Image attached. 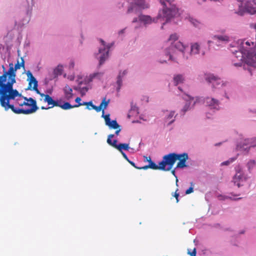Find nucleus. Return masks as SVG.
<instances>
[{
  "label": "nucleus",
  "mask_w": 256,
  "mask_h": 256,
  "mask_svg": "<svg viewBox=\"0 0 256 256\" xmlns=\"http://www.w3.org/2000/svg\"><path fill=\"white\" fill-rule=\"evenodd\" d=\"M14 84H0V104L6 111L12 104H10L11 100H15L19 96V92L13 88Z\"/></svg>",
  "instance_id": "nucleus-1"
},
{
  "label": "nucleus",
  "mask_w": 256,
  "mask_h": 256,
  "mask_svg": "<svg viewBox=\"0 0 256 256\" xmlns=\"http://www.w3.org/2000/svg\"><path fill=\"white\" fill-rule=\"evenodd\" d=\"M196 103L204 104L210 111L206 113L207 118H210V116L215 114L220 109V102L218 99L210 96H196V100L192 104L194 106Z\"/></svg>",
  "instance_id": "nucleus-2"
},
{
  "label": "nucleus",
  "mask_w": 256,
  "mask_h": 256,
  "mask_svg": "<svg viewBox=\"0 0 256 256\" xmlns=\"http://www.w3.org/2000/svg\"><path fill=\"white\" fill-rule=\"evenodd\" d=\"M178 36L177 34H172L168 38L170 42V45L165 50V55L168 56V60L176 62V58L174 57L173 54L178 50L182 53L184 52L186 46L180 41H178Z\"/></svg>",
  "instance_id": "nucleus-3"
},
{
  "label": "nucleus",
  "mask_w": 256,
  "mask_h": 256,
  "mask_svg": "<svg viewBox=\"0 0 256 256\" xmlns=\"http://www.w3.org/2000/svg\"><path fill=\"white\" fill-rule=\"evenodd\" d=\"M204 78L208 83L211 84L212 89H220L221 88L228 89L230 88V82L222 80L213 74L208 73L204 74Z\"/></svg>",
  "instance_id": "nucleus-4"
},
{
  "label": "nucleus",
  "mask_w": 256,
  "mask_h": 256,
  "mask_svg": "<svg viewBox=\"0 0 256 256\" xmlns=\"http://www.w3.org/2000/svg\"><path fill=\"white\" fill-rule=\"evenodd\" d=\"M102 46L99 48L98 52L94 54L95 58L98 60V66L102 65L108 58L109 50L113 46L114 42L106 43L102 39H100Z\"/></svg>",
  "instance_id": "nucleus-5"
},
{
  "label": "nucleus",
  "mask_w": 256,
  "mask_h": 256,
  "mask_svg": "<svg viewBox=\"0 0 256 256\" xmlns=\"http://www.w3.org/2000/svg\"><path fill=\"white\" fill-rule=\"evenodd\" d=\"M255 138H248L238 141L236 144V150L244 154H248L250 148L256 146L254 144Z\"/></svg>",
  "instance_id": "nucleus-6"
},
{
  "label": "nucleus",
  "mask_w": 256,
  "mask_h": 256,
  "mask_svg": "<svg viewBox=\"0 0 256 256\" xmlns=\"http://www.w3.org/2000/svg\"><path fill=\"white\" fill-rule=\"evenodd\" d=\"M16 70L12 63L9 64L8 70L4 71L2 76H0V84H14L16 83Z\"/></svg>",
  "instance_id": "nucleus-7"
},
{
  "label": "nucleus",
  "mask_w": 256,
  "mask_h": 256,
  "mask_svg": "<svg viewBox=\"0 0 256 256\" xmlns=\"http://www.w3.org/2000/svg\"><path fill=\"white\" fill-rule=\"evenodd\" d=\"M178 153L170 152L164 155L160 161V167L163 171L170 170L178 160Z\"/></svg>",
  "instance_id": "nucleus-8"
},
{
  "label": "nucleus",
  "mask_w": 256,
  "mask_h": 256,
  "mask_svg": "<svg viewBox=\"0 0 256 256\" xmlns=\"http://www.w3.org/2000/svg\"><path fill=\"white\" fill-rule=\"evenodd\" d=\"M246 12L256 14V0L242 2L239 6L238 14L243 16Z\"/></svg>",
  "instance_id": "nucleus-9"
},
{
  "label": "nucleus",
  "mask_w": 256,
  "mask_h": 256,
  "mask_svg": "<svg viewBox=\"0 0 256 256\" xmlns=\"http://www.w3.org/2000/svg\"><path fill=\"white\" fill-rule=\"evenodd\" d=\"M114 137V134H110L108 136L107 139V143L112 146V147L116 148L118 150H119L121 153L124 152V150H128L130 149L129 144L127 143H118V140L116 139H114L113 140H112V138Z\"/></svg>",
  "instance_id": "nucleus-10"
},
{
  "label": "nucleus",
  "mask_w": 256,
  "mask_h": 256,
  "mask_svg": "<svg viewBox=\"0 0 256 256\" xmlns=\"http://www.w3.org/2000/svg\"><path fill=\"white\" fill-rule=\"evenodd\" d=\"M182 98L186 101L185 104L180 112L181 116H184L186 112L193 107L192 102L194 100V98L185 93L182 96Z\"/></svg>",
  "instance_id": "nucleus-11"
},
{
  "label": "nucleus",
  "mask_w": 256,
  "mask_h": 256,
  "mask_svg": "<svg viewBox=\"0 0 256 256\" xmlns=\"http://www.w3.org/2000/svg\"><path fill=\"white\" fill-rule=\"evenodd\" d=\"M177 157L178 160L179 162H178L175 169H183L188 166V165L186 164V160H188L189 158L187 152L178 154Z\"/></svg>",
  "instance_id": "nucleus-12"
},
{
  "label": "nucleus",
  "mask_w": 256,
  "mask_h": 256,
  "mask_svg": "<svg viewBox=\"0 0 256 256\" xmlns=\"http://www.w3.org/2000/svg\"><path fill=\"white\" fill-rule=\"evenodd\" d=\"M104 112L102 115V117L104 119L106 125L110 129L116 130L120 128V126L116 120H112L110 118V114H104Z\"/></svg>",
  "instance_id": "nucleus-13"
},
{
  "label": "nucleus",
  "mask_w": 256,
  "mask_h": 256,
  "mask_svg": "<svg viewBox=\"0 0 256 256\" xmlns=\"http://www.w3.org/2000/svg\"><path fill=\"white\" fill-rule=\"evenodd\" d=\"M249 178L246 174H234L232 178V182L235 186L240 188L244 186L243 182L247 181Z\"/></svg>",
  "instance_id": "nucleus-14"
},
{
  "label": "nucleus",
  "mask_w": 256,
  "mask_h": 256,
  "mask_svg": "<svg viewBox=\"0 0 256 256\" xmlns=\"http://www.w3.org/2000/svg\"><path fill=\"white\" fill-rule=\"evenodd\" d=\"M129 72L128 68L124 70H119L118 74L116 77V82L123 84V80H124Z\"/></svg>",
  "instance_id": "nucleus-15"
},
{
  "label": "nucleus",
  "mask_w": 256,
  "mask_h": 256,
  "mask_svg": "<svg viewBox=\"0 0 256 256\" xmlns=\"http://www.w3.org/2000/svg\"><path fill=\"white\" fill-rule=\"evenodd\" d=\"M28 103L30 108H26L30 114L35 112L38 109V107L36 104V101L32 98H28Z\"/></svg>",
  "instance_id": "nucleus-16"
},
{
  "label": "nucleus",
  "mask_w": 256,
  "mask_h": 256,
  "mask_svg": "<svg viewBox=\"0 0 256 256\" xmlns=\"http://www.w3.org/2000/svg\"><path fill=\"white\" fill-rule=\"evenodd\" d=\"M175 114V111L174 110H172L170 112L169 114L167 116H166L164 118V121L166 122L168 120L170 121L168 122L166 126H170L171 124H172L176 120V118L178 116V114H176L174 116Z\"/></svg>",
  "instance_id": "nucleus-17"
},
{
  "label": "nucleus",
  "mask_w": 256,
  "mask_h": 256,
  "mask_svg": "<svg viewBox=\"0 0 256 256\" xmlns=\"http://www.w3.org/2000/svg\"><path fill=\"white\" fill-rule=\"evenodd\" d=\"M26 74L28 76L27 80L28 81V86L26 90H31L32 84H34V82H36L38 81L33 76L32 72L30 70H28L26 72Z\"/></svg>",
  "instance_id": "nucleus-18"
},
{
  "label": "nucleus",
  "mask_w": 256,
  "mask_h": 256,
  "mask_svg": "<svg viewBox=\"0 0 256 256\" xmlns=\"http://www.w3.org/2000/svg\"><path fill=\"white\" fill-rule=\"evenodd\" d=\"M9 109H11L16 114H30L26 110V109H24L22 108H16L14 106V104H12L9 107Z\"/></svg>",
  "instance_id": "nucleus-19"
},
{
  "label": "nucleus",
  "mask_w": 256,
  "mask_h": 256,
  "mask_svg": "<svg viewBox=\"0 0 256 256\" xmlns=\"http://www.w3.org/2000/svg\"><path fill=\"white\" fill-rule=\"evenodd\" d=\"M66 98L70 100L73 96L72 90L68 84H66L63 89Z\"/></svg>",
  "instance_id": "nucleus-20"
},
{
  "label": "nucleus",
  "mask_w": 256,
  "mask_h": 256,
  "mask_svg": "<svg viewBox=\"0 0 256 256\" xmlns=\"http://www.w3.org/2000/svg\"><path fill=\"white\" fill-rule=\"evenodd\" d=\"M184 78L183 75L181 74H178L174 76L173 78V82L174 86H178L180 84L184 82Z\"/></svg>",
  "instance_id": "nucleus-21"
},
{
  "label": "nucleus",
  "mask_w": 256,
  "mask_h": 256,
  "mask_svg": "<svg viewBox=\"0 0 256 256\" xmlns=\"http://www.w3.org/2000/svg\"><path fill=\"white\" fill-rule=\"evenodd\" d=\"M248 171L249 173H251L252 170L256 166V161L254 160H250L246 164Z\"/></svg>",
  "instance_id": "nucleus-22"
},
{
  "label": "nucleus",
  "mask_w": 256,
  "mask_h": 256,
  "mask_svg": "<svg viewBox=\"0 0 256 256\" xmlns=\"http://www.w3.org/2000/svg\"><path fill=\"white\" fill-rule=\"evenodd\" d=\"M191 54H198L200 52V46L196 42L191 46Z\"/></svg>",
  "instance_id": "nucleus-23"
},
{
  "label": "nucleus",
  "mask_w": 256,
  "mask_h": 256,
  "mask_svg": "<svg viewBox=\"0 0 256 256\" xmlns=\"http://www.w3.org/2000/svg\"><path fill=\"white\" fill-rule=\"evenodd\" d=\"M150 158V162L148 164V166L152 170H162V168L160 167V161L158 162V164H156L154 161L151 160V158Z\"/></svg>",
  "instance_id": "nucleus-24"
},
{
  "label": "nucleus",
  "mask_w": 256,
  "mask_h": 256,
  "mask_svg": "<svg viewBox=\"0 0 256 256\" xmlns=\"http://www.w3.org/2000/svg\"><path fill=\"white\" fill-rule=\"evenodd\" d=\"M218 198L220 200H224L226 199H230L232 200H238L242 198H235L234 197L230 196H226L222 194H218Z\"/></svg>",
  "instance_id": "nucleus-25"
},
{
  "label": "nucleus",
  "mask_w": 256,
  "mask_h": 256,
  "mask_svg": "<svg viewBox=\"0 0 256 256\" xmlns=\"http://www.w3.org/2000/svg\"><path fill=\"white\" fill-rule=\"evenodd\" d=\"M213 38L216 40H218L220 42H228L230 40V37L226 35H215Z\"/></svg>",
  "instance_id": "nucleus-26"
},
{
  "label": "nucleus",
  "mask_w": 256,
  "mask_h": 256,
  "mask_svg": "<svg viewBox=\"0 0 256 256\" xmlns=\"http://www.w3.org/2000/svg\"><path fill=\"white\" fill-rule=\"evenodd\" d=\"M62 66L60 64L58 65V66L54 70V76L53 78H55L58 76L62 75Z\"/></svg>",
  "instance_id": "nucleus-27"
},
{
  "label": "nucleus",
  "mask_w": 256,
  "mask_h": 256,
  "mask_svg": "<svg viewBox=\"0 0 256 256\" xmlns=\"http://www.w3.org/2000/svg\"><path fill=\"white\" fill-rule=\"evenodd\" d=\"M63 104H61L60 108L63 110H67L72 108H74L73 105H72L69 102H62Z\"/></svg>",
  "instance_id": "nucleus-28"
},
{
  "label": "nucleus",
  "mask_w": 256,
  "mask_h": 256,
  "mask_svg": "<svg viewBox=\"0 0 256 256\" xmlns=\"http://www.w3.org/2000/svg\"><path fill=\"white\" fill-rule=\"evenodd\" d=\"M34 4V0H31V4H28V8L26 9V14L30 18L32 14V6Z\"/></svg>",
  "instance_id": "nucleus-29"
},
{
  "label": "nucleus",
  "mask_w": 256,
  "mask_h": 256,
  "mask_svg": "<svg viewBox=\"0 0 256 256\" xmlns=\"http://www.w3.org/2000/svg\"><path fill=\"white\" fill-rule=\"evenodd\" d=\"M110 102V100L108 99V100H106V98H104L100 102V104L102 105V112H104V110L107 108Z\"/></svg>",
  "instance_id": "nucleus-30"
},
{
  "label": "nucleus",
  "mask_w": 256,
  "mask_h": 256,
  "mask_svg": "<svg viewBox=\"0 0 256 256\" xmlns=\"http://www.w3.org/2000/svg\"><path fill=\"white\" fill-rule=\"evenodd\" d=\"M236 158H237L236 157L231 158H229L228 160H227L226 161H224V162H222L220 164V166H228L231 163H232L234 161H235L236 160Z\"/></svg>",
  "instance_id": "nucleus-31"
},
{
  "label": "nucleus",
  "mask_w": 256,
  "mask_h": 256,
  "mask_svg": "<svg viewBox=\"0 0 256 256\" xmlns=\"http://www.w3.org/2000/svg\"><path fill=\"white\" fill-rule=\"evenodd\" d=\"M82 104H83V106H86V109L88 110L92 109V106H94L92 100H90L89 102H82Z\"/></svg>",
  "instance_id": "nucleus-32"
},
{
  "label": "nucleus",
  "mask_w": 256,
  "mask_h": 256,
  "mask_svg": "<svg viewBox=\"0 0 256 256\" xmlns=\"http://www.w3.org/2000/svg\"><path fill=\"white\" fill-rule=\"evenodd\" d=\"M53 98L48 94H46V98H44V102H47L48 105H52L53 102Z\"/></svg>",
  "instance_id": "nucleus-33"
},
{
  "label": "nucleus",
  "mask_w": 256,
  "mask_h": 256,
  "mask_svg": "<svg viewBox=\"0 0 256 256\" xmlns=\"http://www.w3.org/2000/svg\"><path fill=\"white\" fill-rule=\"evenodd\" d=\"M130 112L134 113L136 114H139L138 108L136 105H134L132 103L131 104V108Z\"/></svg>",
  "instance_id": "nucleus-34"
},
{
  "label": "nucleus",
  "mask_w": 256,
  "mask_h": 256,
  "mask_svg": "<svg viewBox=\"0 0 256 256\" xmlns=\"http://www.w3.org/2000/svg\"><path fill=\"white\" fill-rule=\"evenodd\" d=\"M104 74V73L103 72H94V73H93L92 74H90V80H92L94 78H98L99 77V78H100V77H101Z\"/></svg>",
  "instance_id": "nucleus-35"
},
{
  "label": "nucleus",
  "mask_w": 256,
  "mask_h": 256,
  "mask_svg": "<svg viewBox=\"0 0 256 256\" xmlns=\"http://www.w3.org/2000/svg\"><path fill=\"white\" fill-rule=\"evenodd\" d=\"M236 174H245L242 168L240 165H238L235 167Z\"/></svg>",
  "instance_id": "nucleus-36"
},
{
  "label": "nucleus",
  "mask_w": 256,
  "mask_h": 256,
  "mask_svg": "<svg viewBox=\"0 0 256 256\" xmlns=\"http://www.w3.org/2000/svg\"><path fill=\"white\" fill-rule=\"evenodd\" d=\"M189 21L195 27L198 26L200 24L198 20H196V19H195V18H193L190 17L189 18Z\"/></svg>",
  "instance_id": "nucleus-37"
},
{
  "label": "nucleus",
  "mask_w": 256,
  "mask_h": 256,
  "mask_svg": "<svg viewBox=\"0 0 256 256\" xmlns=\"http://www.w3.org/2000/svg\"><path fill=\"white\" fill-rule=\"evenodd\" d=\"M62 102V100H53L52 106H50L53 108L54 106H61V104Z\"/></svg>",
  "instance_id": "nucleus-38"
},
{
  "label": "nucleus",
  "mask_w": 256,
  "mask_h": 256,
  "mask_svg": "<svg viewBox=\"0 0 256 256\" xmlns=\"http://www.w3.org/2000/svg\"><path fill=\"white\" fill-rule=\"evenodd\" d=\"M194 183L192 182H190V186L186 190L185 194H188L192 193L194 192Z\"/></svg>",
  "instance_id": "nucleus-39"
},
{
  "label": "nucleus",
  "mask_w": 256,
  "mask_h": 256,
  "mask_svg": "<svg viewBox=\"0 0 256 256\" xmlns=\"http://www.w3.org/2000/svg\"><path fill=\"white\" fill-rule=\"evenodd\" d=\"M82 99L80 97H77L75 99V102L77 103V104L73 105L74 108H77L81 106H83L82 102H80Z\"/></svg>",
  "instance_id": "nucleus-40"
},
{
  "label": "nucleus",
  "mask_w": 256,
  "mask_h": 256,
  "mask_svg": "<svg viewBox=\"0 0 256 256\" xmlns=\"http://www.w3.org/2000/svg\"><path fill=\"white\" fill-rule=\"evenodd\" d=\"M92 109L94 110L96 112H100L101 110H102V105L100 104L98 106H96L94 104V106H92Z\"/></svg>",
  "instance_id": "nucleus-41"
},
{
  "label": "nucleus",
  "mask_w": 256,
  "mask_h": 256,
  "mask_svg": "<svg viewBox=\"0 0 256 256\" xmlns=\"http://www.w3.org/2000/svg\"><path fill=\"white\" fill-rule=\"evenodd\" d=\"M38 82H34V86L32 88V90L35 91L38 94H39L40 92L38 90Z\"/></svg>",
  "instance_id": "nucleus-42"
},
{
  "label": "nucleus",
  "mask_w": 256,
  "mask_h": 256,
  "mask_svg": "<svg viewBox=\"0 0 256 256\" xmlns=\"http://www.w3.org/2000/svg\"><path fill=\"white\" fill-rule=\"evenodd\" d=\"M116 90L117 92H119L123 85V84L118 82H116Z\"/></svg>",
  "instance_id": "nucleus-43"
},
{
  "label": "nucleus",
  "mask_w": 256,
  "mask_h": 256,
  "mask_svg": "<svg viewBox=\"0 0 256 256\" xmlns=\"http://www.w3.org/2000/svg\"><path fill=\"white\" fill-rule=\"evenodd\" d=\"M52 79L53 78H45L44 82V84L46 86L48 85L50 81L52 80Z\"/></svg>",
  "instance_id": "nucleus-44"
},
{
  "label": "nucleus",
  "mask_w": 256,
  "mask_h": 256,
  "mask_svg": "<svg viewBox=\"0 0 256 256\" xmlns=\"http://www.w3.org/2000/svg\"><path fill=\"white\" fill-rule=\"evenodd\" d=\"M223 96L227 100H230V96L228 95V92H227L226 89H225V88H224V89Z\"/></svg>",
  "instance_id": "nucleus-45"
},
{
  "label": "nucleus",
  "mask_w": 256,
  "mask_h": 256,
  "mask_svg": "<svg viewBox=\"0 0 256 256\" xmlns=\"http://www.w3.org/2000/svg\"><path fill=\"white\" fill-rule=\"evenodd\" d=\"M18 105L20 106H29V103L28 101H24L23 102L18 103Z\"/></svg>",
  "instance_id": "nucleus-46"
},
{
  "label": "nucleus",
  "mask_w": 256,
  "mask_h": 256,
  "mask_svg": "<svg viewBox=\"0 0 256 256\" xmlns=\"http://www.w3.org/2000/svg\"><path fill=\"white\" fill-rule=\"evenodd\" d=\"M126 27L125 28H124L123 29L120 30H119L118 32V36H120L124 34V33L125 32V30H126Z\"/></svg>",
  "instance_id": "nucleus-47"
},
{
  "label": "nucleus",
  "mask_w": 256,
  "mask_h": 256,
  "mask_svg": "<svg viewBox=\"0 0 256 256\" xmlns=\"http://www.w3.org/2000/svg\"><path fill=\"white\" fill-rule=\"evenodd\" d=\"M88 88L87 86H84V87L82 88V91H81L82 95L84 96L85 94V93L82 92L83 90L84 92H88Z\"/></svg>",
  "instance_id": "nucleus-48"
},
{
  "label": "nucleus",
  "mask_w": 256,
  "mask_h": 256,
  "mask_svg": "<svg viewBox=\"0 0 256 256\" xmlns=\"http://www.w3.org/2000/svg\"><path fill=\"white\" fill-rule=\"evenodd\" d=\"M242 41L244 42V44L248 46H250V44H252V45L254 44V42H250L248 41H246V42H244V40H242Z\"/></svg>",
  "instance_id": "nucleus-49"
},
{
  "label": "nucleus",
  "mask_w": 256,
  "mask_h": 256,
  "mask_svg": "<svg viewBox=\"0 0 256 256\" xmlns=\"http://www.w3.org/2000/svg\"><path fill=\"white\" fill-rule=\"evenodd\" d=\"M74 66V60H70V64H69V68L70 69L73 68Z\"/></svg>",
  "instance_id": "nucleus-50"
},
{
  "label": "nucleus",
  "mask_w": 256,
  "mask_h": 256,
  "mask_svg": "<svg viewBox=\"0 0 256 256\" xmlns=\"http://www.w3.org/2000/svg\"><path fill=\"white\" fill-rule=\"evenodd\" d=\"M18 96L20 97V98H23L24 101H28V98L27 97H26V96H23L19 92V96Z\"/></svg>",
  "instance_id": "nucleus-51"
},
{
  "label": "nucleus",
  "mask_w": 256,
  "mask_h": 256,
  "mask_svg": "<svg viewBox=\"0 0 256 256\" xmlns=\"http://www.w3.org/2000/svg\"><path fill=\"white\" fill-rule=\"evenodd\" d=\"M14 68V70H17L20 69V68L18 61L17 62V63L15 64Z\"/></svg>",
  "instance_id": "nucleus-52"
},
{
  "label": "nucleus",
  "mask_w": 256,
  "mask_h": 256,
  "mask_svg": "<svg viewBox=\"0 0 256 256\" xmlns=\"http://www.w3.org/2000/svg\"><path fill=\"white\" fill-rule=\"evenodd\" d=\"M150 168V167L148 166V165H146V166H142V167H138V170H147L148 168Z\"/></svg>",
  "instance_id": "nucleus-53"
},
{
  "label": "nucleus",
  "mask_w": 256,
  "mask_h": 256,
  "mask_svg": "<svg viewBox=\"0 0 256 256\" xmlns=\"http://www.w3.org/2000/svg\"><path fill=\"white\" fill-rule=\"evenodd\" d=\"M121 154H122L123 157L128 162L130 161V159L128 158V156H126L124 152H122V153Z\"/></svg>",
  "instance_id": "nucleus-54"
},
{
  "label": "nucleus",
  "mask_w": 256,
  "mask_h": 256,
  "mask_svg": "<svg viewBox=\"0 0 256 256\" xmlns=\"http://www.w3.org/2000/svg\"><path fill=\"white\" fill-rule=\"evenodd\" d=\"M22 62L20 64V67L24 68V60L22 58H21Z\"/></svg>",
  "instance_id": "nucleus-55"
},
{
  "label": "nucleus",
  "mask_w": 256,
  "mask_h": 256,
  "mask_svg": "<svg viewBox=\"0 0 256 256\" xmlns=\"http://www.w3.org/2000/svg\"><path fill=\"white\" fill-rule=\"evenodd\" d=\"M128 162H129V163H130L132 166L134 167L135 168H136L138 169V166H137L136 165L135 163H134V162H132V160H130V161H128Z\"/></svg>",
  "instance_id": "nucleus-56"
},
{
  "label": "nucleus",
  "mask_w": 256,
  "mask_h": 256,
  "mask_svg": "<svg viewBox=\"0 0 256 256\" xmlns=\"http://www.w3.org/2000/svg\"><path fill=\"white\" fill-rule=\"evenodd\" d=\"M121 131V128H118V129H116V130L115 131V132H114V134L116 135V136H118L120 132Z\"/></svg>",
  "instance_id": "nucleus-57"
},
{
  "label": "nucleus",
  "mask_w": 256,
  "mask_h": 256,
  "mask_svg": "<svg viewBox=\"0 0 256 256\" xmlns=\"http://www.w3.org/2000/svg\"><path fill=\"white\" fill-rule=\"evenodd\" d=\"M176 169H175V168H174V170H172V172H172V174H173V176H174L176 178H178V176H176Z\"/></svg>",
  "instance_id": "nucleus-58"
},
{
  "label": "nucleus",
  "mask_w": 256,
  "mask_h": 256,
  "mask_svg": "<svg viewBox=\"0 0 256 256\" xmlns=\"http://www.w3.org/2000/svg\"><path fill=\"white\" fill-rule=\"evenodd\" d=\"M244 232L245 230H240L238 234H236V236H238V235L244 234Z\"/></svg>",
  "instance_id": "nucleus-59"
},
{
  "label": "nucleus",
  "mask_w": 256,
  "mask_h": 256,
  "mask_svg": "<svg viewBox=\"0 0 256 256\" xmlns=\"http://www.w3.org/2000/svg\"><path fill=\"white\" fill-rule=\"evenodd\" d=\"M178 190L177 189L174 194V196L176 198L180 196L179 193L177 192Z\"/></svg>",
  "instance_id": "nucleus-60"
},
{
  "label": "nucleus",
  "mask_w": 256,
  "mask_h": 256,
  "mask_svg": "<svg viewBox=\"0 0 256 256\" xmlns=\"http://www.w3.org/2000/svg\"><path fill=\"white\" fill-rule=\"evenodd\" d=\"M149 100V98H148V96H144L143 97V98H142V100H145L146 102H148V101H149V100Z\"/></svg>",
  "instance_id": "nucleus-61"
},
{
  "label": "nucleus",
  "mask_w": 256,
  "mask_h": 256,
  "mask_svg": "<svg viewBox=\"0 0 256 256\" xmlns=\"http://www.w3.org/2000/svg\"><path fill=\"white\" fill-rule=\"evenodd\" d=\"M128 151H129L130 153L133 154L135 150L134 148H132L130 147V149Z\"/></svg>",
  "instance_id": "nucleus-62"
},
{
  "label": "nucleus",
  "mask_w": 256,
  "mask_h": 256,
  "mask_svg": "<svg viewBox=\"0 0 256 256\" xmlns=\"http://www.w3.org/2000/svg\"><path fill=\"white\" fill-rule=\"evenodd\" d=\"M192 256H196V248L193 250V254Z\"/></svg>",
  "instance_id": "nucleus-63"
},
{
  "label": "nucleus",
  "mask_w": 256,
  "mask_h": 256,
  "mask_svg": "<svg viewBox=\"0 0 256 256\" xmlns=\"http://www.w3.org/2000/svg\"><path fill=\"white\" fill-rule=\"evenodd\" d=\"M222 142H218V143H216L214 146H220V145H222Z\"/></svg>",
  "instance_id": "nucleus-64"
}]
</instances>
